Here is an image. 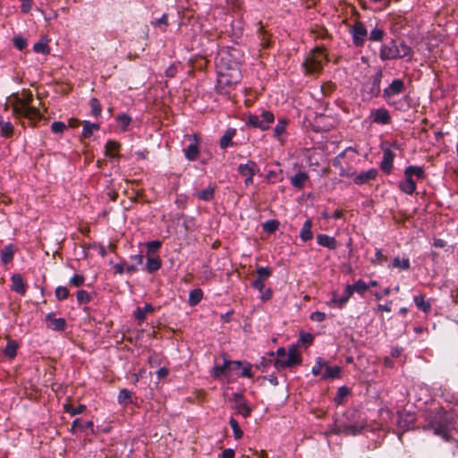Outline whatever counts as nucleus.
<instances>
[{
    "label": "nucleus",
    "mask_w": 458,
    "mask_h": 458,
    "mask_svg": "<svg viewBox=\"0 0 458 458\" xmlns=\"http://www.w3.org/2000/svg\"><path fill=\"white\" fill-rule=\"evenodd\" d=\"M242 61L240 51L234 47L219 51L216 64L217 71V88L228 93L230 89L236 85L242 78L239 64Z\"/></svg>",
    "instance_id": "f257e3e1"
},
{
    "label": "nucleus",
    "mask_w": 458,
    "mask_h": 458,
    "mask_svg": "<svg viewBox=\"0 0 458 458\" xmlns=\"http://www.w3.org/2000/svg\"><path fill=\"white\" fill-rule=\"evenodd\" d=\"M411 48L404 41L397 42L391 39L388 43L383 44L380 47L379 57L382 61L401 59L411 55Z\"/></svg>",
    "instance_id": "f03ea898"
},
{
    "label": "nucleus",
    "mask_w": 458,
    "mask_h": 458,
    "mask_svg": "<svg viewBox=\"0 0 458 458\" xmlns=\"http://www.w3.org/2000/svg\"><path fill=\"white\" fill-rule=\"evenodd\" d=\"M424 179L426 177L425 170L422 166L408 165L404 169V179L398 182L399 190L408 195H412L417 190V184L413 180Z\"/></svg>",
    "instance_id": "7ed1b4c3"
},
{
    "label": "nucleus",
    "mask_w": 458,
    "mask_h": 458,
    "mask_svg": "<svg viewBox=\"0 0 458 458\" xmlns=\"http://www.w3.org/2000/svg\"><path fill=\"white\" fill-rule=\"evenodd\" d=\"M31 100V95L25 100L20 99L19 103L13 106V112L17 116L25 117L31 121V123H36L37 121L42 118V114L39 113V110L37 107L30 106Z\"/></svg>",
    "instance_id": "20e7f679"
},
{
    "label": "nucleus",
    "mask_w": 458,
    "mask_h": 458,
    "mask_svg": "<svg viewBox=\"0 0 458 458\" xmlns=\"http://www.w3.org/2000/svg\"><path fill=\"white\" fill-rule=\"evenodd\" d=\"M352 152V160L355 157L356 151L352 147L346 148L339 153L333 160V165L339 169V175L342 177H352L355 174V170L349 161H345L344 157L348 153Z\"/></svg>",
    "instance_id": "39448f33"
},
{
    "label": "nucleus",
    "mask_w": 458,
    "mask_h": 458,
    "mask_svg": "<svg viewBox=\"0 0 458 458\" xmlns=\"http://www.w3.org/2000/svg\"><path fill=\"white\" fill-rule=\"evenodd\" d=\"M275 122V115L272 112L263 110L259 114H250L247 117L246 124L261 131H267Z\"/></svg>",
    "instance_id": "423d86ee"
},
{
    "label": "nucleus",
    "mask_w": 458,
    "mask_h": 458,
    "mask_svg": "<svg viewBox=\"0 0 458 458\" xmlns=\"http://www.w3.org/2000/svg\"><path fill=\"white\" fill-rule=\"evenodd\" d=\"M326 62V55L323 49H314L303 63V67L307 73L317 72L320 71Z\"/></svg>",
    "instance_id": "0eeeda50"
},
{
    "label": "nucleus",
    "mask_w": 458,
    "mask_h": 458,
    "mask_svg": "<svg viewBox=\"0 0 458 458\" xmlns=\"http://www.w3.org/2000/svg\"><path fill=\"white\" fill-rule=\"evenodd\" d=\"M285 359H275L273 360L274 366L277 370L284 369L286 367H293L300 364L301 360L295 347L289 349L286 352Z\"/></svg>",
    "instance_id": "6e6552de"
},
{
    "label": "nucleus",
    "mask_w": 458,
    "mask_h": 458,
    "mask_svg": "<svg viewBox=\"0 0 458 458\" xmlns=\"http://www.w3.org/2000/svg\"><path fill=\"white\" fill-rule=\"evenodd\" d=\"M352 43L355 47H360L364 45L368 37V30L363 22L357 21L350 29Z\"/></svg>",
    "instance_id": "1a4fd4ad"
},
{
    "label": "nucleus",
    "mask_w": 458,
    "mask_h": 458,
    "mask_svg": "<svg viewBox=\"0 0 458 458\" xmlns=\"http://www.w3.org/2000/svg\"><path fill=\"white\" fill-rule=\"evenodd\" d=\"M257 171L258 165L252 160H249L246 164H241L239 165L238 172L242 176L245 177V186H250L253 183V176Z\"/></svg>",
    "instance_id": "9d476101"
},
{
    "label": "nucleus",
    "mask_w": 458,
    "mask_h": 458,
    "mask_svg": "<svg viewBox=\"0 0 458 458\" xmlns=\"http://www.w3.org/2000/svg\"><path fill=\"white\" fill-rule=\"evenodd\" d=\"M383 150V157L380 163V168L385 174H390L393 169V163L395 157V154L390 148V147L386 146L384 143L381 147Z\"/></svg>",
    "instance_id": "9b49d317"
},
{
    "label": "nucleus",
    "mask_w": 458,
    "mask_h": 458,
    "mask_svg": "<svg viewBox=\"0 0 458 458\" xmlns=\"http://www.w3.org/2000/svg\"><path fill=\"white\" fill-rule=\"evenodd\" d=\"M233 400L234 403L233 407L239 414H241L243 418H248L250 416L252 409L242 394H233Z\"/></svg>",
    "instance_id": "f8f14e48"
},
{
    "label": "nucleus",
    "mask_w": 458,
    "mask_h": 458,
    "mask_svg": "<svg viewBox=\"0 0 458 458\" xmlns=\"http://www.w3.org/2000/svg\"><path fill=\"white\" fill-rule=\"evenodd\" d=\"M185 137L191 140L187 148H183L185 158L189 161H194L198 158L199 154V138L197 134H194L193 136L186 135Z\"/></svg>",
    "instance_id": "ddd939ff"
},
{
    "label": "nucleus",
    "mask_w": 458,
    "mask_h": 458,
    "mask_svg": "<svg viewBox=\"0 0 458 458\" xmlns=\"http://www.w3.org/2000/svg\"><path fill=\"white\" fill-rule=\"evenodd\" d=\"M381 72H377L371 80L363 86V90L370 98L377 97L380 92Z\"/></svg>",
    "instance_id": "4468645a"
},
{
    "label": "nucleus",
    "mask_w": 458,
    "mask_h": 458,
    "mask_svg": "<svg viewBox=\"0 0 458 458\" xmlns=\"http://www.w3.org/2000/svg\"><path fill=\"white\" fill-rule=\"evenodd\" d=\"M404 89V81L401 79H394L390 85L384 89L383 96L388 103L390 99L401 94Z\"/></svg>",
    "instance_id": "2eb2a0df"
},
{
    "label": "nucleus",
    "mask_w": 458,
    "mask_h": 458,
    "mask_svg": "<svg viewBox=\"0 0 458 458\" xmlns=\"http://www.w3.org/2000/svg\"><path fill=\"white\" fill-rule=\"evenodd\" d=\"M371 121L377 124H388L391 122L389 112L384 108H377L371 111Z\"/></svg>",
    "instance_id": "dca6fc26"
},
{
    "label": "nucleus",
    "mask_w": 458,
    "mask_h": 458,
    "mask_svg": "<svg viewBox=\"0 0 458 458\" xmlns=\"http://www.w3.org/2000/svg\"><path fill=\"white\" fill-rule=\"evenodd\" d=\"M47 327L55 331H64L66 328V321L63 318H56L54 313L46 316Z\"/></svg>",
    "instance_id": "f3484780"
},
{
    "label": "nucleus",
    "mask_w": 458,
    "mask_h": 458,
    "mask_svg": "<svg viewBox=\"0 0 458 458\" xmlns=\"http://www.w3.org/2000/svg\"><path fill=\"white\" fill-rule=\"evenodd\" d=\"M377 175V170L375 168H370L367 171L361 172L357 175H353V182L357 185H362L369 181L374 180Z\"/></svg>",
    "instance_id": "a211bd4d"
},
{
    "label": "nucleus",
    "mask_w": 458,
    "mask_h": 458,
    "mask_svg": "<svg viewBox=\"0 0 458 458\" xmlns=\"http://www.w3.org/2000/svg\"><path fill=\"white\" fill-rule=\"evenodd\" d=\"M308 173L305 171H299L290 178V182L293 188L297 190H301L304 188L305 183L308 182Z\"/></svg>",
    "instance_id": "6ab92c4d"
},
{
    "label": "nucleus",
    "mask_w": 458,
    "mask_h": 458,
    "mask_svg": "<svg viewBox=\"0 0 458 458\" xmlns=\"http://www.w3.org/2000/svg\"><path fill=\"white\" fill-rule=\"evenodd\" d=\"M17 248L14 244H8L4 246L0 251L1 262L4 265H7L13 260L14 253Z\"/></svg>",
    "instance_id": "aec40b11"
},
{
    "label": "nucleus",
    "mask_w": 458,
    "mask_h": 458,
    "mask_svg": "<svg viewBox=\"0 0 458 458\" xmlns=\"http://www.w3.org/2000/svg\"><path fill=\"white\" fill-rule=\"evenodd\" d=\"M11 289L19 294L24 295L26 293V285L22 276L20 274H13L11 276Z\"/></svg>",
    "instance_id": "412c9836"
},
{
    "label": "nucleus",
    "mask_w": 458,
    "mask_h": 458,
    "mask_svg": "<svg viewBox=\"0 0 458 458\" xmlns=\"http://www.w3.org/2000/svg\"><path fill=\"white\" fill-rule=\"evenodd\" d=\"M317 242L318 245L326 247L329 250H335L337 247L336 240L334 237L324 233L317 235Z\"/></svg>",
    "instance_id": "4be33fe9"
},
{
    "label": "nucleus",
    "mask_w": 458,
    "mask_h": 458,
    "mask_svg": "<svg viewBox=\"0 0 458 458\" xmlns=\"http://www.w3.org/2000/svg\"><path fill=\"white\" fill-rule=\"evenodd\" d=\"M369 288V285L366 282L359 279L353 284H347V293L353 294V293H357L360 295H363Z\"/></svg>",
    "instance_id": "5701e85b"
},
{
    "label": "nucleus",
    "mask_w": 458,
    "mask_h": 458,
    "mask_svg": "<svg viewBox=\"0 0 458 458\" xmlns=\"http://www.w3.org/2000/svg\"><path fill=\"white\" fill-rule=\"evenodd\" d=\"M119 148L120 143L110 140L105 145V156L112 159H119L120 156L116 153Z\"/></svg>",
    "instance_id": "b1692460"
},
{
    "label": "nucleus",
    "mask_w": 458,
    "mask_h": 458,
    "mask_svg": "<svg viewBox=\"0 0 458 458\" xmlns=\"http://www.w3.org/2000/svg\"><path fill=\"white\" fill-rule=\"evenodd\" d=\"M82 125H83V129H82V132H81V137L84 138V139H89L92 136V134L95 132V131H98L100 128L99 124L98 123H90L89 121H82L81 122Z\"/></svg>",
    "instance_id": "393cba45"
},
{
    "label": "nucleus",
    "mask_w": 458,
    "mask_h": 458,
    "mask_svg": "<svg viewBox=\"0 0 458 458\" xmlns=\"http://www.w3.org/2000/svg\"><path fill=\"white\" fill-rule=\"evenodd\" d=\"M312 222L310 219L306 220L300 232V238L302 242H306L313 238Z\"/></svg>",
    "instance_id": "a878e982"
},
{
    "label": "nucleus",
    "mask_w": 458,
    "mask_h": 458,
    "mask_svg": "<svg viewBox=\"0 0 458 458\" xmlns=\"http://www.w3.org/2000/svg\"><path fill=\"white\" fill-rule=\"evenodd\" d=\"M347 285L344 288V294L342 296H338L337 294L334 293L332 299L329 301V304L333 303L336 305L339 309H342L345 306V304L348 302L349 299L352 294L347 293Z\"/></svg>",
    "instance_id": "bb28decb"
},
{
    "label": "nucleus",
    "mask_w": 458,
    "mask_h": 458,
    "mask_svg": "<svg viewBox=\"0 0 458 458\" xmlns=\"http://www.w3.org/2000/svg\"><path fill=\"white\" fill-rule=\"evenodd\" d=\"M236 134V130L229 128L225 131L222 138L220 139V148L225 149L230 146H233V138Z\"/></svg>",
    "instance_id": "cd10ccee"
},
{
    "label": "nucleus",
    "mask_w": 458,
    "mask_h": 458,
    "mask_svg": "<svg viewBox=\"0 0 458 458\" xmlns=\"http://www.w3.org/2000/svg\"><path fill=\"white\" fill-rule=\"evenodd\" d=\"M363 428H364L363 425L343 424V425L340 426L339 431L341 433L345 434V435L355 436L357 434H360L362 431Z\"/></svg>",
    "instance_id": "c85d7f7f"
},
{
    "label": "nucleus",
    "mask_w": 458,
    "mask_h": 458,
    "mask_svg": "<svg viewBox=\"0 0 458 458\" xmlns=\"http://www.w3.org/2000/svg\"><path fill=\"white\" fill-rule=\"evenodd\" d=\"M147 258V262L144 266L145 271L154 273L160 268L161 261L158 258L152 257V255H148Z\"/></svg>",
    "instance_id": "c756f323"
},
{
    "label": "nucleus",
    "mask_w": 458,
    "mask_h": 458,
    "mask_svg": "<svg viewBox=\"0 0 458 458\" xmlns=\"http://www.w3.org/2000/svg\"><path fill=\"white\" fill-rule=\"evenodd\" d=\"M341 368L339 366H329L327 363L325 371L322 373L323 379H334L340 377Z\"/></svg>",
    "instance_id": "7c9ffc66"
},
{
    "label": "nucleus",
    "mask_w": 458,
    "mask_h": 458,
    "mask_svg": "<svg viewBox=\"0 0 458 458\" xmlns=\"http://www.w3.org/2000/svg\"><path fill=\"white\" fill-rule=\"evenodd\" d=\"M413 301L416 307L425 312L428 313L431 310V304L428 301L425 299L423 295H416L413 297Z\"/></svg>",
    "instance_id": "2f4dec72"
},
{
    "label": "nucleus",
    "mask_w": 458,
    "mask_h": 458,
    "mask_svg": "<svg viewBox=\"0 0 458 458\" xmlns=\"http://www.w3.org/2000/svg\"><path fill=\"white\" fill-rule=\"evenodd\" d=\"M13 133V125L9 121H4L0 115V135L3 137H11Z\"/></svg>",
    "instance_id": "473e14b6"
},
{
    "label": "nucleus",
    "mask_w": 458,
    "mask_h": 458,
    "mask_svg": "<svg viewBox=\"0 0 458 458\" xmlns=\"http://www.w3.org/2000/svg\"><path fill=\"white\" fill-rule=\"evenodd\" d=\"M214 195L215 187L211 185L196 193L197 198L204 201H210L214 198Z\"/></svg>",
    "instance_id": "72a5a7b5"
},
{
    "label": "nucleus",
    "mask_w": 458,
    "mask_h": 458,
    "mask_svg": "<svg viewBox=\"0 0 458 458\" xmlns=\"http://www.w3.org/2000/svg\"><path fill=\"white\" fill-rule=\"evenodd\" d=\"M131 122V116H129L125 114H119L116 117V124L121 131H126L128 130V127H129Z\"/></svg>",
    "instance_id": "f704fd0d"
},
{
    "label": "nucleus",
    "mask_w": 458,
    "mask_h": 458,
    "mask_svg": "<svg viewBox=\"0 0 458 458\" xmlns=\"http://www.w3.org/2000/svg\"><path fill=\"white\" fill-rule=\"evenodd\" d=\"M203 298V292L201 289L196 288L190 292L189 303L191 306H195L200 302Z\"/></svg>",
    "instance_id": "c9c22d12"
},
{
    "label": "nucleus",
    "mask_w": 458,
    "mask_h": 458,
    "mask_svg": "<svg viewBox=\"0 0 458 458\" xmlns=\"http://www.w3.org/2000/svg\"><path fill=\"white\" fill-rule=\"evenodd\" d=\"M18 344L15 340H10L4 349V355L9 359H13L17 354Z\"/></svg>",
    "instance_id": "e433bc0d"
},
{
    "label": "nucleus",
    "mask_w": 458,
    "mask_h": 458,
    "mask_svg": "<svg viewBox=\"0 0 458 458\" xmlns=\"http://www.w3.org/2000/svg\"><path fill=\"white\" fill-rule=\"evenodd\" d=\"M33 50L38 54L47 55L50 52V48L47 45V39L41 38L39 41L34 44Z\"/></svg>",
    "instance_id": "4c0bfd02"
},
{
    "label": "nucleus",
    "mask_w": 458,
    "mask_h": 458,
    "mask_svg": "<svg viewBox=\"0 0 458 458\" xmlns=\"http://www.w3.org/2000/svg\"><path fill=\"white\" fill-rule=\"evenodd\" d=\"M287 124H288L287 119H285V118L278 119L277 123L274 129V134L277 139H280L281 136L285 132Z\"/></svg>",
    "instance_id": "58836bf2"
},
{
    "label": "nucleus",
    "mask_w": 458,
    "mask_h": 458,
    "mask_svg": "<svg viewBox=\"0 0 458 458\" xmlns=\"http://www.w3.org/2000/svg\"><path fill=\"white\" fill-rule=\"evenodd\" d=\"M225 360L224 359L223 365H215L212 369V376L214 377H219L222 375H230L228 366L225 365Z\"/></svg>",
    "instance_id": "ea45409f"
},
{
    "label": "nucleus",
    "mask_w": 458,
    "mask_h": 458,
    "mask_svg": "<svg viewBox=\"0 0 458 458\" xmlns=\"http://www.w3.org/2000/svg\"><path fill=\"white\" fill-rule=\"evenodd\" d=\"M117 399L120 404L126 406L131 402V392L128 389H122L118 394Z\"/></svg>",
    "instance_id": "a19ab883"
},
{
    "label": "nucleus",
    "mask_w": 458,
    "mask_h": 458,
    "mask_svg": "<svg viewBox=\"0 0 458 458\" xmlns=\"http://www.w3.org/2000/svg\"><path fill=\"white\" fill-rule=\"evenodd\" d=\"M327 361L323 358H317L315 365L312 367L311 373L314 376H322V370L325 371V368L327 366Z\"/></svg>",
    "instance_id": "79ce46f5"
},
{
    "label": "nucleus",
    "mask_w": 458,
    "mask_h": 458,
    "mask_svg": "<svg viewBox=\"0 0 458 458\" xmlns=\"http://www.w3.org/2000/svg\"><path fill=\"white\" fill-rule=\"evenodd\" d=\"M386 32L383 29L375 27L369 33V38L371 41L379 42L382 41Z\"/></svg>",
    "instance_id": "37998d69"
},
{
    "label": "nucleus",
    "mask_w": 458,
    "mask_h": 458,
    "mask_svg": "<svg viewBox=\"0 0 458 458\" xmlns=\"http://www.w3.org/2000/svg\"><path fill=\"white\" fill-rule=\"evenodd\" d=\"M392 265L394 267L401 270H408L410 268V259L408 258H403L400 259L399 257H395L393 259Z\"/></svg>",
    "instance_id": "c03bdc74"
},
{
    "label": "nucleus",
    "mask_w": 458,
    "mask_h": 458,
    "mask_svg": "<svg viewBox=\"0 0 458 458\" xmlns=\"http://www.w3.org/2000/svg\"><path fill=\"white\" fill-rule=\"evenodd\" d=\"M77 296V301L80 305L81 304H87L90 302L93 299L92 294L88 293L85 290H80L76 293Z\"/></svg>",
    "instance_id": "a18cd8bd"
},
{
    "label": "nucleus",
    "mask_w": 458,
    "mask_h": 458,
    "mask_svg": "<svg viewBox=\"0 0 458 458\" xmlns=\"http://www.w3.org/2000/svg\"><path fill=\"white\" fill-rule=\"evenodd\" d=\"M349 388L345 386H343L338 388L337 393L334 398V402L336 404H342L344 398L349 394Z\"/></svg>",
    "instance_id": "49530a36"
},
{
    "label": "nucleus",
    "mask_w": 458,
    "mask_h": 458,
    "mask_svg": "<svg viewBox=\"0 0 458 458\" xmlns=\"http://www.w3.org/2000/svg\"><path fill=\"white\" fill-rule=\"evenodd\" d=\"M89 106H90V108H91V114L94 117L100 116L101 112H102V108H101V105H100L99 100L98 98H92L89 100Z\"/></svg>",
    "instance_id": "de8ad7c7"
},
{
    "label": "nucleus",
    "mask_w": 458,
    "mask_h": 458,
    "mask_svg": "<svg viewBox=\"0 0 458 458\" xmlns=\"http://www.w3.org/2000/svg\"><path fill=\"white\" fill-rule=\"evenodd\" d=\"M153 310V308L150 304H146L144 308H137L135 310V318L140 320L143 321L146 318L147 313H149Z\"/></svg>",
    "instance_id": "09e8293b"
},
{
    "label": "nucleus",
    "mask_w": 458,
    "mask_h": 458,
    "mask_svg": "<svg viewBox=\"0 0 458 458\" xmlns=\"http://www.w3.org/2000/svg\"><path fill=\"white\" fill-rule=\"evenodd\" d=\"M229 424H230V427H231V428L233 430L234 438L236 440L242 438V436H243V432L241 429V428H240V426L238 424V421L235 419L231 418L230 420H229Z\"/></svg>",
    "instance_id": "8fccbe9b"
},
{
    "label": "nucleus",
    "mask_w": 458,
    "mask_h": 458,
    "mask_svg": "<svg viewBox=\"0 0 458 458\" xmlns=\"http://www.w3.org/2000/svg\"><path fill=\"white\" fill-rule=\"evenodd\" d=\"M161 245L162 242L159 240H155L144 243V246L147 249L148 255H154L155 252L161 247Z\"/></svg>",
    "instance_id": "3c124183"
},
{
    "label": "nucleus",
    "mask_w": 458,
    "mask_h": 458,
    "mask_svg": "<svg viewBox=\"0 0 458 458\" xmlns=\"http://www.w3.org/2000/svg\"><path fill=\"white\" fill-rule=\"evenodd\" d=\"M279 227V222L275 219L267 220L263 224V230L266 233H275Z\"/></svg>",
    "instance_id": "603ef678"
},
{
    "label": "nucleus",
    "mask_w": 458,
    "mask_h": 458,
    "mask_svg": "<svg viewBox=\"0 0 458 458\" xmlns=\"http://www.w3.org/2000/svg\"><path fill=\"white\" fill-rule=\"evenodd\" d=\"M55 295L57 300L64 301L68 298L69 291L65 286H57L55 291Z\"/></svg>",
    "instance_id": "864d4df0"
},
{
    "label": "nucleus",
    "mask_w": 458,
    "mask_h": 458,
    "mask_svg": "<svg viewBox=\"0 0 458 458\" xmlns=\"http://www.w3.org/2000/svg\"><path fill=\"white\" fill-rule=\"evenodd\" d=\"M314 336L312 334L301 331L300 333V342L304 345H310L312 344Z\"/></svg>",
    "instance_id": "5fc2aeb1"
},
{
    "label": "nucleus",
    "mask_w": 458,
    "mask_h": 458,
    "mask_svg": "<svg viewBox=\"0 0 458 458\" xmlns=\"http://www.w3.org/2000/svg\"><path fill=\"white\" fill-rule=\"evenodd\" d=\"M257 274L259 279L266 280L271 276V269L267 267H259L257 268Z\"/></svg>",
    "instance_id": "6e6d98bb"
},
{
    "label": "nucleus",
    "mask_w": 458,
    "mask_h": 458,
    "mask_svg": "<svg viewBox=\"0 0 458 458\" xmlns=\"http://www.w3.org/2000/svg\"><path fill=\"white\" fill-rule=\"evenodd\" d=\"M86 410V405L84 404H80L78 407L74 408L71 405H66L65 406V411L70 413L71 415H76V414H81L82 412H84Z\"/></svg>",
    "instance_id": "4d7b16f0"
},
{
    "label": "nucleus",
    "mask_w": 458,
    "mask_h": 458,
    "mask_svg": "<svg viewBox=\"0 0 458 458\" xmlns=\"http://www.w3.org/2000/svg\"><path fill=\"white\" fill-rule=\"evenodd\" d=\"M67 128V126L65 125L64 123L63 122H54L52 124H51V131L54 132V133H63L64 131V130Z\"/></svg>",
    "instance_id": "13d9d810"
},
{
    "label": "nucleus",
    "mask_w": 458,
    "mask_h": 458,
    "mask_svg": "<svg viewBox=\"0 0 458 458\" xmlns=\"http://www.w3.org/2000/svg\"><path fill=\"white\" fill-rule=\"evenodd\" d=\"M85 278L83 276L75 274L73 276L71 277L69 283L71 285L75 287H80L84 284Z\"/></svg>",
    "instance_id": "bf43d9fd"
},
{
    "label": "nucleus",
    "mask_w": 458,
    "mask_h": 458,
    "mask_svg": "<svg viewBox=\"0 0 458 458\" xmlns=\"http://www.w3.org/2000/svg\"><path fill=\"white\" fill-rule=\"evenodd\" d=\"M13 42L18 50H23L28 46L27 40L22 37L13 38Z\"/></svg>",
    "instance_id": "052dcab7"
},
{
    "label": "nucleus",
    "mask_w": 458,
    "mask_h": 458,
    "mask_svg": "<svg viewBox=\"0 0 458 458\" xmlns=\"http://www.w3.org/2000/svg\"><path fill=\"white\" fill-rule=\"evenodd\" d=\"M181 220L182 218H178L177 219V225H176V230L178 231L179 227L181 226H185L186 228V231L189 230V229H192L193 226H194V223L191 219H185V218H182V222L181 224Z\"/></svg>",
    "instance_id": "680f3d73"
},
{
    "label": "nucleus",
    "mask_w": 458,
    "mask_h": 458,
    "mask_svg": "<svg viewBox=\"0 0 458 458\" xmlns=\"http://www.w3.org/2000/svg\"><path fill=\"white\" fill-rule=\"evenodd\" d=\"M386 259V257L384 256L382 250L380 249H377L375 252V259L371 260L372 264H382L383 261Z\"/></svg>",
    "instance_id": "e2e57ef3"
},
{
    "label": "nucleus",
    "mask_w": 458,
    "mask_h": 458,
    "mask_svg": "<svg viewBox=\"0 0 458 458\" xmlns=\"http://www.w3.org/2000/svg\"><path fill=\"white\" fill-rule=\"evenodd\" d=\"M312 321L322 322L326 319V314L321 311H314L310 316Z\"/></svg>",
    "instance_id": "0e129e2a"
},
{
    "label": "nucleus",
    "mask_w": 458,
    "mask_h": 458,
    "mask_svg": "<svg viewBox=\"0 0 458 458\" xmlns=\"http://www.w3.org/2000/svg\"><path fill=\"white\" fill-rule=\"evenodd\" d=\"M20 1L21 3V13H28L31 9L32 0H20Z\"/></svg>",
    "instance_id": "69168bd1"
},
{
    "label": "nucleus",
    "mask_w": 458,
    "mask_h": 458,
    "mask_svg": "<svg viewBox=\"0 0 458 458\" xmlns=\"http://www.w3.org/2000/svg\"><path fill=\"white\" fill-rule=\"evenodd\" d=\"M78 428L81 431H84L86 429H90V432L93 433L94 432V429H93V422L91 420H88V421H85L83 422L81 420V424H79V427Z\"/></svg>",
    "instance_id": "338daca9"
},
{
    "label": "nucleus",
    "mask_w": 458,
    "mask_h": 458,
    "mask_svg": "<svg viewBox=\"0 0 458 458\" xmlns=\"http://www.w3.org/2000/svg\"><path fill=\"white\" fill-rule=\"evenodd\" d=\"M225 365L228 366V369L230 372L231 370L239 369L242 367V362L239 360L231 361V360H225Z\"/></svg>",
    "instance_id": "774afa93"
}]
</instances>
